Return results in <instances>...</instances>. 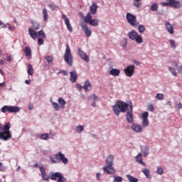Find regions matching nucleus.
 I'll return each instance as SVG.
<instances>
[{"instance_id":"nucleus-1","label":"nucleus","mask_w":182,"mask_h":182,"mask_svg":"<svg viewBox=\"0 0 182 182\" xmlns=\"http://www.w3.org/2000/svg\"><path fill=\"white\" fill-rule=\"evenodd\" d=\"M113 112L116 114V116H119L120 112L125 113L126 119L128 123H133L134 122V117L133 114V105L132 103H125L124 102H117L114 106L112 107Z\"/></svg>"},{"instance_id":"nucleus-2","label":"nucleus","mask_w":182,"mask_h":182,"mask_svg":"<svg viewBox=\"0 0 182 182\" xmlns=\"http://www.w3.org/2000/svg\"><path fill=\"white\" fill-rule=\"evenodd\" d=\"M79 15L81 17V21H80V26L81 28H82L83 31L85 32L86 36L89 38L90 35H92V31L89 30V27L87 23H90V25H92V14L90 13H88L87 14V16H83V14L82 12H79Z\"/></svg>"},{"instance_id":"nucleus-3","label":"nucleus","mask_w":182,"mask_h":182,"mask_svg":"<svg viewBox=\"0 0 182 182\" xmlns=\"http://www.w3.org/2000/svg\"><path fill=\"white\" fill-rule=\"evenodd\" d=\"M141 116V126L140 124H138L137 123H133L132 126V129L134 132H135V133H142L143 127H148L149 126L148 112H144V113H142Z\"/></svg>"},{"instance_id":"nucleus-4","label":"nucleus","mask_w":182,"mask_h":182,"mask_svg":"<svg viewBox=\"0 0 182 182\" xmlns=\"http://www.w3.org/2000/svg\"><path fill=\"white\" fill-rule=\"evenodd\" d=\"M9 129H11V123L9 122L6 123L4 127L0 124V130H3V132H0L1 140L8 141V140L12 139V133L9 131Z\"/></svg>"},{"instance_id":"nucleus-5","label":"nucleus","mask_w":182,"mask_h":182,"mask_svg":"<svg viewBox=\"0 0 182 182\" xmlns=\"http://www.w3.org/2000/svg\"><path fill=\"white\" fill-rule=\"evenodd\" d=\"M114 156L109 155L107 156V166L103 167L104 173H107V174H114L115 169L113 167L114 164Z\"/></svg>"},{"instance_id":"nucleus-6","label":"nucleus","mask_w":182,"mask_h":182,"mask_svg":"<svg viewBox=\"0 0 182 182\" xmlns=\"http://www.w3.org/2000/svg\"><path fill=\"white\" fill-rule=\"evenodd\" d=\"M31 23L32 25V28H28V35L31 36L32 39L34 41L36 39V36H38V32L36 31H38L41 29V24L36 21H31Z\"/></svg>"},{"instance_id":"nucleus-7","label":"nucleus","mask_w":182,"mask_h":182,"mask_svg":"<svg viewBox=\"0 0 182 182\" xmlns=\"http://www.w3.org/2000/svg\"><path fill=\"white\" fill-rule=\"evenodd\" d=\"M55 159L50 158V161L53 164H56L58 161V163H60L61 161L63 163V164L65 165L68 164V163H69V160L68 159V158L65 156V154H63L62 152H58V154H56L55 155Z\"/></svg>"},{"instance_id":"nucleus-8","label":"nucleus","mask_w":182,"mask_h":182,"mask_svg":"<svg viewBox=\"0 0 182 182\" xmlns=\"http://www.w3.org/2000/svg\"><path fill=\"white\" fill-rule=\"evenodd\" d=\"M64 60L69 66H72V65H73V55H72V52L70 51V47L69 46V44H67L66 46L65 53L64 54Z\"/></svg>"},{"instance_id":"nucleus-9","label":"nucleus","mask_w":182,"mask_h":182,"mask_svg":"<svg viewBox=\"0 0 182 182\" xmlns=\"http://www.w3.org/2000/svg\"><path fill=\"white\" fill-rule=\"evenodd\" d=\"M128 36L129 38H131L132 40H135L136 43H143L142 36L139 34V33H137L136 30H132V31H129V33H128Z\"/></svg>"},{"instance_id":"nucleus-10","label":"nucleus","mask_w":182,"mask_h":182,"mask_svg":"<svg viewBox=\"0 0 182 182\" xmlns=\"http://www.w3.org/2000/svg\"><path fill=\"white\" fill-rule=\"evenodd\" d=\"M50 180H53L54 181H56V180H58V182L66 181V178H65L63 175H62V173H60V172L51 173L50 174Z\"/></svg>"},{"instance_id":"nucleus-11","label":"nucleus","mask_w":182,"mask_h":182,"mask_svg":"<svg viewBox=\"0 0 182 182\" xmlns=\"http://www.w3.org/2000/svg\"><path fill=\"white\" fill-rule=\"evenodd\" d=\"M135 69L136 65L135 64H133V65H127V67L124 68V72L128 77H132V76H134L135 73Z\"/></svg>"},{"instance_id":"nucleus-12","label":"nucleus","mask_w":182,"mask_h":182,"mask_svg":"<svg viewBox=\"0 0 182 182\" xmlns=\"http://www.w3.org/2000/svg\"><path fill=\"white\" fill-rule=\"evenodd\" d=\"M161 6H173V7H181V4L178 0H169V1H161Z\"/></svg>"},{"instance_id":"nucleus-13","label":"nucleus","mask_w":182,"mask_h":182,"mask_svg":"<svg viewBox=\"0 0 182 182\" xmlns=\"http://www.w3.org/2000/svg\"><path fill=\"white\" fill-rule=\"evenodd\" d=\"M126 18L128 21V23H129V24H131V26H136V17L134 14H132V13H127L126 14Z\"/></svg>"},{"instance_id":"nucleus-14","label":"nucleus","mask_w":182,"mask_h":182,"mask_svg":"<svg viewBox=\"0 0 182 182\" xmlns=\"http://www.w3.org/2000/svg\"><path fill=\"white\" fill-rule=\"evenodd\" d=\"M77 52L80 58L82 59V60H85V62L87 63L89 62V56L86 54V53H85V51L82 50L80 48H78Z\"/></svg>"},{"instance_id":"nucleus-15","label":"nucleus","mask_w":182,"mask_h":182,"mask_svg":"<svg viewBox=\"0 0 182 182\" xmlns=\"http://www.w3.org/2000/svg\"><path fill=\"white\" fill-rule=\"evenodd\" d=\"M40 172L43 180H44L45 181H48L49 180V176H48V174H46V168L44 166H41Z\"/></svg>"},{"instance_id":"nucleus-16","label":"nucleus","mask_w":182,"mask_h":182,"mask_svg":"<svg viewBox=\"0 0 182 182\" xmlns=\"http://www.w3.org/2000/svg\"><path fill=\"white\" fill-rule=\"evenodd\" d=\"M165 27H166L167 31H168V33H170L171 34H173L174 26H173V24H171V23H170V21H165Z\"/></svg>"},{"instance_id":"nucleus-17","label":"nucleus","mask_w":182,"mask_h":182,"mask_svg":"<svg viewBox=\"0 0 182 182\" xmlns=\"http://www.w3.org/2000/svg\"><path fill=\"white\" fill-rule=\"evenodd\" d=\"M121 73V70H119V68H112L109 71V75L111 76H114V77H117V76H119Z\"/></svg>"},{"instance_id":"nucleus-18","label":"nucleus","mask_w":182,"mask_h":182,"mask_svg":"<svg viewBox=\"0 0 182 182\" xmlns=\"http://www.w3.org/2000/svg\"><path fill=\"white\" fill-rule=\"evenodd\" d=\"M70 80L72 82V83H75L76 80H77V74L76 73V71H71L70 72Z\"/></svg>"},{"instance_id":"nucleus-19","label":"nucleus","mask_w":182,"mask_h":182,"mask_svg":"<svg viewBox=\"0 0 182 182\" xmlns=\"http://www.w3.org/2000/svg\"><path fill=\"white\" fill-rule=\"evenodd\" d=\"M136 161L137 163H139V164H141V166H146L144 161H143L141 153H139V154H138V155L136 156Z\"/></svg>"},{"instance_id":"nucleus-20","label":"nucleus","mask_w":182,"mask_h":182,"mask_svg":"<svg viewBox=\"0 0 182 182\" xmlns=\"http://www.w3.org/2000/svg\"><path fill=\"white\" fill-rule=\"evenodd\" d=\"M21 112V108L16 106H9V113H18Z\"/></svg>"},{"instance_id":"nucleus-21","label":"nucleus","mask_w":182,"mask_h":182,"mask_svg":"<svg viewBox=\"0 0 182 182\" xmlns=\"http://www.w3.org/2000/svg\"><path fill=\"white\" fill-rule=\"evenodd\" d=\"M91 87H92V84L90 83V81L87 80L85 82L83 89H84V90H85V92H89V90H90Z\"/></svg>"},{"instance_id":"nucleus-22","label":"nucleus","mask_w":182,"mask_h":182,"mask_svg":"<svg viewBox=\"0 0 182 182\" xmlns=\"http://www.w3.org/2000/svg\"><path fill=\"white\" fill-rule=\"evenodd\" d=\"M24 53L27 58H29V56H31L32 55V50H31V47L26 46L24 49Z\"/></svg>"},{"instance_id":"nucleus-23","label":"nucleus","mask_w":182,"mask_h":182,"mask_svg":"<svg viewBox=\"0 0 182 182\" xmlns=\"http://www.w3.org/2000/svg\"><path fill=\"white\" fill-rule=\"evenodd\" d=\"M127 178L129 182H139V178L133 177V176H131L130 174H127Z\"/></svg>"},{"instance_id":"nucleus-24","label":"nucleus","mask_w":182,"mask_h":182,"mask_svg":"<svg viewBox=\"0 0 182 182\" xmlns=\"http://www.w3.org/2000/svg\"><path fill=\"white\" fill-rule=\"evenodd\" d=\"M97 102H99V97L96 95H92V107H96Z\"/></svg>"},{"instance_id":"nucleus-25","label":"nucleus","mask_w":182,"mask_h":182,"mask_svg":"<svg viewBox=\"0 0 182 182\" xmlns=\"http://www.w3.org/2000/svg\"><path fill=\"white\" fill-rule=\"evenodd\" d=\"M142 152L144 157H146V156L149 154V147H148L147 146H146L145 147H143Z\"/></svg>"},{"instance_id":"nucleus-26","label":"nucleus","mask_w":182,"mask_h":182,"mask_svg":"<svg viewBox=\"0 0 182 182\" xmlns=\"http://www.w3.org/2000/svg\"><path fill=\"white\" fill-rule=\"evenodd\" d=\"M58 103L60 105L62 109H65V105H66V101L63 100V98L60 97L58 98Z\"/></svg>"},{"instance_id":"nucleus-27","label":"nucleus","mask_w":182,"mask_h":182,"mask_svg":"<svg viewBox=\"0 0 182 182\" xmlns=\"http://www.w3.org/2000/svg\"><path fill=\"white\" fill-rule=\"evenodd\" d=\"M39 38H46V34L45 33V31L43 30H41L37 33V36Z\"/></svg>"},{"instance_id":"nucleus-28","label":"nucleus","mask_w":182,"mask_h":182,"mask_svg":"<svg viewBox=\"0 0 182 182\" xmlns=\"http://www.w3.org/2000/svg\"><path fill=\"white\" fill-rule=\"evenodd\" d=\"M27 72L28 75H29L30 76H32V75H33V67L31 64H28V68Z\"/></svg>"},{"instance_id":"nucleus-29","label":"nucleus","mask_w":182,"mask_h":182,"mask_svg":"<svg viewBox=\"0 0 182 182\" xmlns=\"http://www.w3.org/2000/svg\"><path fill=\"white\" fill-rule=\"evenodd\" d=\"M83 130H85V127H83V125H79L75 127V131L77 132V133H82Z\"/></svg>"},{"instance_id":"nucleus-30","label":"nucleus","mask_w":182,"mask_h":182,"mask_svg":"<svg viewBox=\"0 0 182 182\" xmlns=\"http://www.w3.org/2000/svg\"><path fill=\"white\" fill-rule=\"evenodd\" d=\"M98 5L97 3L92 2V14H96Z\"/></svg>"},{"instance_id":"nucleus-31","label":"nucleus","mask_w":182,"mask_h":182,"mask_svg":"<svg viewBox=\"0 0 182 182\" xmlns=\"http://www.w3.org/2000/svg\"><path fill=\"white\" fill-rule=\"evenodd\" d=\"M168 70L173 75V76H177V71H176L174 67H168Z\"/></svg>"},{"instance_id":"nucleus-32","label":"nucleus","mask_w":182,"mask_h":182,"mask_svg":"<svg viewBox=\"0 0 182 182\" xmlns=\"http://www.w3.org/2000/svg\"><path fill=\"white\" fill-rule=\"evenodd\" d=\"M62 18L64 20V22H65V25H69V23H70V21H69V18H68V16H66L65 14H63Z\"/></svg>"},{"instance_id":"nucleus-33","label":"nucleus","mask_w":182,"mask_h":182,"mask_svg":"<svg viewBox=\"0 0 182 182\" xmlns=\"http://www.w3.org/2000/svg\"><path fill=\"white\" fill-rule=\"evenodd\" d=\"M43 21H48V10L44 9L43 10Z\"/></svg>"},{"instance_id":"nucleus-34","label":"nucleus","mask_w":182,"mask_h":182,"mask_svg":"<svg viewBox=\"0 0 182 182\" xmlns=\"http://www.w3.org/2000/svg\"><path fill=\"white\" fill-rule=\"evenodd\" d=\"M156 99H157V100H164V95H163L162 93H157V95H156Z\"/></svg>"},{"instance_id":"nucleus-35","label":"nucleus","mask_w":182,"mask_h":182,"mask_svg":"<svg viewBox=\"0 0 182 182\" xmlns=\"http://www.w3.org/2000/svg\"><path fill=\"white\" fill-rule=\"evenodd\" d=\"M122 181H123L122 177L119 176H115L114 177V182H122Z\"/></svg>"},{"instance_id":"nucleus-36","label":"nucleus","mask_w":182,"mask_h":182,"mask_svg":"<svg viewBox=\"0 0 182 182\" xmlns=\"http://www.w3.org/2000/svg\"><path fill=\"white\" fill-rule=\"evenodd\" d=\"M138 29H139V33H144L146 30V27L143 24H140L138 26Z\"/></svg>"},{"instance_id":"nucleus-37","label":"nucleus","mask_w":182,"mask_h":182,"mask_svg":"<svg viewBox=\"0 0 182 182\" xmlns=\"http://www.w3.org/2000/svg\"><path fill=\"white\" fill-rule=\"evenodd\" d=\"M52 105L53 107V109L56 111V112H59V104L56 103V102H52Z\"/></svg>"},{"instance_id":"nucleus-38","label":"nucleus","mask_w":182,"mask_h":182,"mask_svg":"<svg viewBox=\"0 0 182 182\" xmlns=\"http://www.w3.org/2000/svg\"><path fill=\"white\" fill-rule=\"evenodd\" d=\"M46 60H47L48 63H52L53 62V56L48 55L46 57Z\"/></svg>"},{"instance_id":"nucleus-39","label":"nucleus","mask_w":182,"mask_h":182,"mask_svg":"<svg viewBox=\"0 0 182 182\" xmlns=\"http://www.w3.org/2000/svg\"><path fill=\"white\" fill-rule=\"evenodd\" d=\"M158 7H159L158 3H153V4H151V9L153 11H156V10H157Z\"/></svg>"},{"instance_id":"nucleus-40","label":"nucleus","mask_w":182,"mask_h":182,"mask_svg":"<svg viewBox=\"0 0 182 182\" xmlns=\"http://www.w3.org/2000/svg\"><path fill=\"white\" fill-rule=\"evenodd\" d=\"M143 173L144 174H145L146 177H147L148 178H150V171L148 168H144L143 170Z\"/></svg>"},{"instance_id":"nucleus-41","label":"nucleus","mask_w":182,"mask_h":182,"mask_svg":"<svg viewBox=\"0 0 182 182\" xmlns=\"http://www.w3.org/2000/svg\"><path fill=\"white\" fill-rule=\"evenodd\" d=\"M40 139H41V140H48V139H49V134H43L41 135Z\"/></svg>"},{"instance_id":"nucleus-42","label":"nucleus","mask_w":182,"mask_h":182,"mask_svg":"<svg viewBox=\"0 0 182 182\" xmlns=\"http://www.w3.org/2000/svg\"><path fill=\"white\" fill-rule=\"evenodd\" d=\"M2 113H6V112H9V106L5 105L1 108Z\"/></svg>"},{"instance_id":"nucleus-43","label":"nucleus","mask_w":182,"mask_h":182,"mask_svg":"<svg viewBox=\"0 0 182 182\" xmlns=\"http://www.w3.org/2000/svg\"><path fill=\"white\" fill-rule=\"evenodd\" d=\"M134 4L136 6V7H139V6L141 5V0H134Z\"/></svg>"},{"instance_id":"nucleus-44","label":"nucleus","mask_w":182,"mask_h":182,"mask_svg":"<svg viewBox=\"0 0 182 182\" xmlns=\"http://www.w3.org/2000/svg\"><path fill=\"white\" fill-rule=\"evenodd\" d=\"M156 173H157V174L162 175L164 173V168H161V167H159L156 170Z\"/></svg>"},{"instance_id":"nucleus-45","label":"nucleus","mask_w":182,"mask_h":182,"mask_svg":"<svg viewBox=\"0 0 182 182\" xmlns=\"http://www.w3.org/2000/svg\"><path fill=\"white\" fill-rule=\"evenodd\" d=\"M43 43H45V41H43V38H38V45L39 46L43 45Z\"/></svg>"},{"instance_id":"nucleus-46","label":"nucleus","mask_w":182,"mask_h":182,"mask_svg":"<svg viewBox=\"0 0 182 182\" xmlns=\"http://www.w3.org/2000/svg\"><path fill=\"white\" fill-rule=\"evenodd\" d=\"M169 41H170L171 46L173 48H176V47H177V46L176 44V41L174 40H169Z\"/></svg>"},{"instance_id":"nucleus-47","label":"nucleus","mask_w":182,"mask_h":182,"mask_svg":"<svg viewBox=\"0 0 182 182\" xmlns=\"http://www.w3.org/2000/svg\"><path fill=\"white\" fill-rule=\"evenodd\" d=\"M48 6L49 8H50V9H52V11H56V9H58V6L55 4H49Z\"/></svg>"},{"instance_id":"nucleus-48","label":"nucleus","mask_w":182,"mask_h":182,"mask_svg":"<svg viewBox=\"0 0 182 182\" xmlns=\"http://www.w3.org/2000/svg\"><path fill=\"white\" fill-rule=\"evenodd\" d=\"M99 20L98 18H92V26H98Z\"/></svg>"},{"instance_id":"nucleus-49","label":"nucleus","mask_w":182,"mask_h":182,"mask_svg":"<svg viewBox=\"0 0 182 182\" xmlns=\"http://www.w3.org/2000/svg\"><path fill=\"white\" fill-rule=\"evenodd\" d=\"M148 110H149L150 112L154 113V105H149Z\"/></svg>"},{"instance_id":"nucleus-50","label":"nucleus","mask_w":182,"mask_h":182,"mask_svg":"<svg viewBox=\"0 0 182 182\" xmlns=\"http://www.w3.org/2000/svg\"><path fill=\"white\" fill-rule=\"evenodd\" d=\"M66 26L67 29H68L70 32H73V28L72 27V25H70V23L67 24Z\"/></svg>"},{"instance_id":"nucleus-51","label":"nucleus","mask_w":182,"mask_h":182,"mask_svg":"<svg viewBox=\"0 0 182 182\" xmlns=\"http://www.w3.org/2000/svg\"><path fill=\"white\" fill-rule=\"evenodd\" d=\"M76 89H77V90H79V92H80V90H82V89H83V87L80 84H77Z\"/></svg>"},{"instance_id":"nucleus-52","label":"nucleus","mask_w":182,"mask_h":182,"mask_svg":"<svg viewBox=\"0 0 182 182\" xmlns=\"http://www.w3.org/2000/svg\"><path fill=\"white\" fill-rule=\"evenodd\" d=\"M134 63H135V65H136V66H140L141 63L140 61H139V60H134Z\"/></svg>"},{"instance_id":"nucleus-53","label":"nucleus","mask_w":182,"mask_h":182,"mask_svg":"<svg viewBox=\"0 0 182 182\" xmlns=\"http://www.w3.org/2000/svg\"><path fill=\"white\" fill-rule=\"evenodd\" d=\"M178 71L182 75V65H178Z\"/></svg>"},{"instance_id":"nucleus-54","label":"nucleus","mask_w":182,"mask_h":182,"mask_svg":"<svg viewBox=\"0 0 182 182\" xmlns=\"http://www.w3.org/2000/svg\"><path fill=\"white\" fill-rule=\"evenodd\" d=\"M60 73H63V75H64V76H68V71H66V70H62V71H60Z\"/></svg>"},{"instance_id":"nucleus-55","label":"nucleus","mask_w":182,"mask_h":182,"mask_svg":"<svg viewBox=\"0 0 182 182\" xmlns=\"http://www.w3.org/2000/svg\"><path fill=\"white\" fill-rule=\"evenodd\" d=\"M173 66H175V68H178V63H177V61H173Z\"/></svg>"},{"instance_id":"nucleus-56","label":"nucleus","mask_w":182,"mask_h":182,"mask_svg":"<svg viewBox=\"0 0 182 182\" xmlns=\"http://www.w3.org/2000/svg\"><path fill=\"white\" fill-rule=\"evenodd\" d=\"M8 62H12V57L11 55L7 56L6 58Z\"/></svg>"},{"instance_id":"nucleus-57","label":"nucleus","mask_w":182,"mask_h":182,"mask_svg":"<svg viewBox=\"0 0 182 182\" xmlns=\"http://www.w3.org/2000/svg\"><path fill=\"white\" fill-rule=\"evenodd\" d=\"M176 107L177 109H182V105L181 103L180 102L178 105H176Z\"/></svg>"},{"instance_id":"nucleus-58","label":"nucleus","mask_w":182,"mask_h":182,"mask_svg":"<svg viewBox=\"0 0 182 182\" xmlns=\"http://www.w3.org/2000/svg\"><path fill=\"white\" fill-rule=\"evenodd\" d=\"M100 176H101L100 173H97V180H100Z\"/></svg>"},{"instance_id":"nucleus-59","label":"nucleus","mask_w":182,"mask_h":182,"mask_svg":"<svg viewBox=\"0 0 182 182\" xmlns=\"http://www.w3.org/2000/svg\"><path fill=\"white\" fill-rule=\"evenodd\" d=\"M28 109H29V110H32V109H33V105L30 104L29 106H28Z\"/></svg>"},{"instance_id":"nucleus-60","label":"nucleus","mask_w":182,"mask_h":182,"mask_svg":"<svg viewBox=\"0 0 182 182\" xmlns=\"http://www.w3.org/2000/svg\"><path fill=\"white\" fill-rule=\"evenodd\" d=\"M25 83H26V85H31V80H26L25 81Z\"/></svg>"},{"instance_id":"nucleus-61","label":"nucleus","mask_w":182,"mask_h":182,"mask_svg":"<svg viewBox=\"0 0 182 182\" xmlns=\"http://www.w3.org/2000/svg\"><path fill=\"white\" fill-rule=\"evenodd\" d=\"M0 26L1 28H5V24H4V23H2V21H0Z\"/></svg>"},{"instance_id":"nucleus-62","label":"nucleus","mask_w":182,"mask_h":182,"mask_svg":"<svg viewBox=\"0 0 182 182\" xmlns=\"http://www.w3.org/2000/svg\"><path fill=\"white\" fill-rule=\"evenodd\" d=\"M0 73H1V75H2V76H4V75H5V73H4V70H2V69H0Z\"/></svg>"},{"instance_id":"nucleus-63","label":"nucleus","mask_w":182,"mask_h":182,"mask_svg":"<svg viewBox=\"0 0 182 182\" xmlns=\"http://www.w3.org/2000/svg\"><path fill=\"white\" fill-rule=\"evenodd\" d=\"M4 83L1 82L0 83V89H1V87H4Z\"/></svg>"},{"instance_id":"nucleus-64","label":"nucleus","mask_w":182,"mask_h":182,"mask_svg":"<svg viewBox=\"0 0 182 182\" xmlns=\"http://www.w3.org/2000/svg\"><path fill=\"white\" fill-rule=\"evenodd\" d=\"M4 60H0V65H4Z\"/></svg>"}]
</instances>
